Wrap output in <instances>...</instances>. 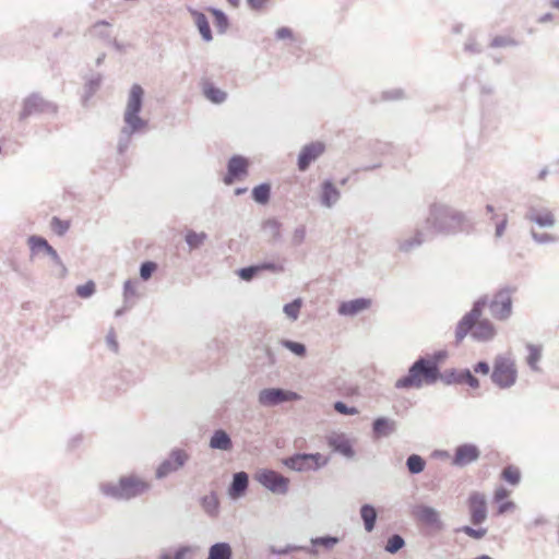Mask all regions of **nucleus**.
<instances>
[{
	"mask_svg": "<svg viewBox=\"0 0 559 559\" xmlns=\"http://www.w3.org/2000/svg\"><path fill=\"white\" fill-rule=\"evenodd\" d=\"M211 13L214 16V25L219 34L226 33L229 27V19L225 12L219 9L211 8Z\"/></svg>",
	"mask_w": 559,
	"mask_h": 559,
	"instance_id": "obj_37",
	"label": "nucleus"
},
{
	"mask_svg": "<svg viewBox=\"0 0 559 559\" xmlns=\"http://www.w3.org/2000/svg\"><path fill=\"white\" fill-rule=\"evenodd\" d=\"M524 218L545 229L555 227L557 223L556 216L550 209L534 204L527 206Z\"/></svg>",
	"mask_w": 559,
	"mask_h": 559,
	"instance_id": "obj_13",
	"label": "nucleus"
},
{
	"mask_svg": "<svg viewBox=\"0 0 559 559\" xmlns=\"http://www.w3.org/2000/svg\"><path fill=\"white\" fill-rule=\"evenodd\" d=\"M96 292V285L94 281L90 280L83 285H79L75 288V293L81 298H90L92 297Z\"/></svg>",
	"mask_w": 559,
	"mask_h": 559,
	"instance_id": "obj_51",
	"label": "nucleus"
},
{
	"mask_svg": "<svg viewBox=\"0 0 559 559\" xmlns=\"http://www.w3.org/2000/svg\"><path fill=\"white\" fill-rule=\"evenodd\" d=\"M248 159L241 155H234L227 163V174L224 177L225 185H233L237 179L248 174Z\"/></svg>",
	"mask_w": 559,
	"mask_h": 559,
	"instance_id": "obj_18",
	"label": "nucleus"
},
{
	"mask_svg": "<svg viewBox=\"0 0 559 559\" xmlns=\"http://www.w3.org/2000/svg\"><path fill=\"white\" fill-rule=\"evenodd\" d=\"M301 305V299L297 298L292 302L286 304L283 308V311L289 319L297 320Z\"/></svg>",
	"mask_w": 559,
	"mask_h": 559,
	"instance_id": "obj_50",
	"label": "nucleus"
},
{
	"mask_svg": "<svg viewBox=\"0 0 559 559\" xmlns=\"http://www.w3.org/2000/svg\"><path fill=\"white\" fill-rule=\"evenodd\" d=\"M157 264L153 261H145L140 266V276L143 281H147L152 277L156 271Z\"/></svg>",
	"mask_w": 559,
	"mask_h": 559,
	"instance_id": "obj_55",
	"label": "nucleus"
},
{
	"mask_svg": "<svg viewBox=\"0 0 559 559\" xmlns=\"http://www.w3.org/2000/svg\"><path fill=\"white\" fill-rule=\"evenodd\" d=\"M186 242L191 250L200 248L207 239V235L204 231L197 233L194 230H188L186 234Z\"/></svg>",
	"mask_w": 559,
	"mask_h": 559,
	"instance_id": "obj_39",
	"label": "nucleus"
},
{
	"mask_svg": "<svg viewBox=\"0 0 559 559\" xmlns=\"http://www.w3.org/2000/svg\"><path fill=\"white\" fill-rule=\"evenodd\" d=\"M441 380L448 385L465 383L472 389H478L480 385L479 380L467 368L445 370L441 376Z\"/></svg>",
	"mask_w": 559,
	"mask_h": 559,
	"instance_id": "obj_16",
	"label": "nucleus"
},
{
	"mask_svg": "<svg viewBox=\"0 0 559 559\" xmlns=\"http://www.w3.org/2000/svg\"><path fill=\"white\" fill-rule=\"evenodd\" d=\"M490 379L499 389L504 390L513 386L518 379L515 361L507 355L496 356Z\"/></svg>",
	"mask_w": 559,
	"mask_h": 559,
	"instance_id": "obj_5",
	"label": "nucleus"
},
{
	"mask_svg": "<svg viewBox=\"0 0 559 559\" xmlns=\"http://www.w3.org/2000/svg\"><path fill=\"white\" fill-rule=\"evenodd\" d=\"M468 511L473 525H480L487 519V499L479 491H473L468 497Z\"/></svg>",
	"mask_w": 559,
	"mask_h": 559,
	"instance_id": "obj_14",
	"label": "nucleus"
},
{
	"mask_svg": "<svg viewBox=\"0 0 559 559\" xmlns=\"http://www.w3.org/2000/svg\"><path fill=\"white\" fill-rule=\"evenodd\" d=\"M270 551L274 555H288L294 551H305V552H307L309 555H313V556H317L319 552L317 549H313V547L298 546V545H287L284 548H276V547L272 546L270 548Z\"/></svg>",
	"mask_w": 559,
	"mask_h": 559,
	"instance_id": "obj_36",
	"label": "nucleus"
},
{
	"mask_svg": "<svg viewBox=\"0 0 559 559\" xmlns=\"http://www.w3.org/2000/svg\"><path fill=\"white\" fill-rule=\"evenodd\" d=\"M260 274V270L258 264H252L246 267H241L237 271V275L246 282L252 281L255 276Z\"/></svg>",
	"mask_w": 559,
	"mask_h": 559,
	"instance_id": "obj_49",
	"label": "nucleus"
},
{
	"mask_svg": "<svg viewBox=\"0 0 559 559\" xmlns=\"http://www.w3.org/2000/svg\"><path fill=\"white\" fill-rule=\"evenodd\" d=\"M305 237H306L305 226H298L293 233V237H292L293 245L299 246L305 240Z\"/></svg>",
	"mask_w": 559,
	"mask_h": 559,
	"instance_id": "obj_58",
	"label": "nucleus"
},
{
	"mask_svg": "<svg viewBox=\"0 0 559 559\" xmlns=\"http://www.w3.org/2000/svg\"><path fill=\"white\" fill-rule=\"evenodd\" d=\"M106 343L108 345V347L114 352V353H117L118 349H119V344L116 340V334L114 332V330L111 329L107 336H106Z\"/></svg>",
	"mask_w": 559,
	"mask_h": 559,
	"instance_id": "obj_61",
	"label": "nucleus"
},
{
	"mask_svg": "<svg viewBox=\"0 0 559 559\" xmlns=\"http://www.w3.org/2000/svg\"><path fill=\"white\" fill-rule=\"evenodd\" d=\"M465 51L471 53H480L481 48L474 38H469L464 46Z\"/></svg>",
	"mask_w": 559,
	"mask_h": 559,
	"instance_id": "obj_62",
	"label": "nucleus"
},
{
	"mask_svg": "<svg viewBox=\"0 0 559 559\" xmlns=\"http://www.w3.org/2000/svg\"><path fill=\"white\" fill-rule=\"evenodd\" d=\"M301 400L297 392L282 388H266L258 393V403L263 407H275L283 403Z\"/></svg>",
	"mask_w": 559,
	"mask_h": 559,
	"instance_id": "obj_8",
	"label": "nucleus"
},
{
	"mask_svg": "<svg viewBox=\"0 0 559 559\" xmlns=\"http://www.w3.org/2000/svg\"><path fill=\"white\" fill-rule=\"evenodd\" d=\"M480 456V450L474 443H463L455 448L452 465L464 467L476 462Z\"/></svg>",
	"mask_w": 559,
	"mask_h": 559,
	"instance_id": "obj_17",
	"label": "nucleus"
},
{
	"mask_svg": "<svg viewBox=\"0 0 559 559\" xmlns=\"http://www.w3.org/2000/svg\"><path fill=\"white\" fill-rule=\"evenodd\" d=\"M192 15L203 40L211 41L213 39V35L206 15L199 11H192Z\"/></svg>",
	"mask_w": 559,
	"mask_h": 559,
	"instance_id": "obj_30",
	"label": "nucleus"
},
{
	"mask_svg": "<svg viewBox=\"0 0 559 559\" xmlns=\"http://www.w3.org/2000/svg\"><path fill=\"white\" fill-rule=\"evenodd\" d=\"M109 26H110V24L107 21L102 20V21L96 22L92 26L91 32L93 33L94 36H96L103 40L109 41L111 38L110 32L108 29Z\"/></svg>",
	"mask_w": 559,
	"mask_h": 559,
	"instance_id": "obj_41",
	"label": "nucleus"
},
{
	"mask_svg": "<svg viewBox=\"0 0 559 559\" xmlns=\"http://www.w3.org/2000/svg\"><path fill=\"white\" fill-rule=\"evenodd\" d=\"M28 245L33 252H37L39 250L45 251V253L51 248L48 241L41 236H31L28 238Z\"/></svg>",
	"mask_w": 559,
	"mask_h": 559,
	"instance_id": "obj_47",
	"label": "nucleus"
},
{
	"mask_svg": "<svg viewBox=\"0 0 559 559\" xmlns=\"http://www.w3.org/2000/svg\"><path fill=\"white\" fill-rule=\"evenodd\" d=\"M496 335L495 325L487 319L478 320L475 329L472 331V337L478 342L491 341Z\"/></svg>",
	"mask_w": 559,
	"mask_h": 559,
	"instance_id": "obj_26",
	"label": "nucleus"
},
{
	"mask_svg": "<svg viewBox=\"0 0 559 559\" xmlns=\"http://www.w3.org/2000/svg\"><path fill=\"white\" fill-rule=\"evenodd\" d=\"M414 516L425 525L431 526L437 530L443 528V523L440 519L439 512L429 506L420 504L414 510Z\"/></svg>",
	"mask_w": 559,
	"mask_h": 559,
	"instance_id": "obj_21",
	"label": "nucleus"
},
{
	"mask_svg": "<svg viewBox=\"0 0 559 559\" xmlns=\"http://www.w3.org/2000/svg\"><path fill=\"white\" fill-rule=\"evenodd\" d=\"M144 90L139 84H133L130 88L126 110L123 114L124 127L121 129L117 150L119 154H123L130 143L131 136L145 129L147 121L140 117L143 106Z\"/></svg>",
	"mask_w": 559,
	"mask_h": 559,
	"instance_id": "obj_2",
	"label": "nucleus"
},
{
	"mask_svg": "<svg viewBox=\"0 0 559 559\" xmlns=\"http://www.w3.org/2000/svg\"><path fill=\"white\" fill-rule=\"evenodd\" d=\"M526 349L528 352V355L526 357V362L528 365V367L533 370V371H539V366H538V362L540 361L542 359V346L540 345H534V344H526Z\"/></svg>",
	"mask_w": 559,
	"mask_h": 559,
	"instance_id": "obj_32",
	"label": "nucleus"
},
{
	"mask_svg": "<svg viewBox=\"0 0 559 559\" xmlns=\"http://www.w3.org/2000/svg\"><path fill=\"white\" fill-rule=\"evenodd\" d=\"M206 559H233V548L227 542H218L210 546Z\"/></svg>",
	"mask_w": 559,
	"mask_h": 559,
	"instance_id": "obj_29",
	"label": "nucleus"
},
{
	"mask_svg": "<svg viewBox=\"0 0 559 559\" xmlns=\"http://www.w3.org/2000/svg\"><path fill=\"white\" fill-rule=\"evenodd\" d=\"M438 362L426 357H419L409 368L406 376L395 382L396 389H419L424 383L433 384L441 379Z\"/></svg>",
	"mask_w": 559,
	"mask_h": 559,
	"instance_id": "obj_4",
	"label": "nucleus"
},
{
	"mask_svg": "<svg viewBox=\"0 0 559 559\" xmlns=\"http://www.w3.org/2000/svg\"><path fill=\"white\" fill-rule=\"evenodd\" d=\"M328 445L346 459H353L355 451L348 437L343 432H332L326 437Z\"/></svg>",
	"mask_w": 559,
	"mask_h": 559,
	"instance_id": "obj_19",
	"label": "nucleus"
},
{
	"mask_svg": "<svg viewBox=\"0 0 559 559\" xmlns=\"http://www.w3.org/2000/svg\"><path fill=\"white\" fill-rule=\"evenodd\" d=\"M204 95L213 104H222L227 98L226 92L211 84L204 87Z\"/></svg>",
	"mask_w": 559,
	"mask_h": 559,
	"instance_id": "obj_38",
	"label": "nucleus"
},
{
	"mask_svg": "<svg viewBox=\"0 0 559 559\" xmlns=\"http://www.w3.org/2000/svg\"><path fill=\"white\" fill-rule=\"evenodd\" d=\"M359 514L366 532L371 533L376 527L378 519L377 509L370 503H365L360 507Z\"/></svg>",
	"mask_w": 559,
	"mask_h": 559,
	"instance_id": "obj_28",
	"label": "nucleus"
},
{
	"mask_svg": "<svg viewBox=\"0 0 559 559\" xmlns=\"http://www.w3.org/2000/svg\"><path fill=\"white\" fill-rule=\"evenodd\" d=\"M102 81H103V76L99 73L93 74L86 80V82H85V97L86 98L92 97L96 93V91L100 87Z\"/></svg>",
	"mask_w": 559,
	"mask_h": 559,
	"instance_id": "obj_45",
	"label": "nucleus"
},
{
	"mask_svg": "<svg viewBox=\"0 0 559 559\" xmlns=\"http://www.w3.org/2000/svg\"><path fill=\"white\" fill-rule=\"evenodd\" d=\"M281 345L298 357H305L307 347L305 344L292 340H281Z\"/></svg>",
	"mask_w": 559,
	"mask_h": 559,
	"instance_id": "obj_42",
	"label": "nucleus"
},
{
	"mask_svg": "<svg viewBox=\"0 0 559 559\" xmlns=\"http://www.w3.org/2000/svg\"><path fill=\"white\" fill-rule=\"evenodd\" d=\"M249 486V476L246 472H237L233 475L231 483L228 487V496L237 500L245 496Z\"/></svg>",
	"mask_w": 559,
	"mask_h": 559,
	"instance_id": "obj_23",
	"label": "nucleus"
},
{
	"mask_svg": "<svg viewBox=\"0 0 559 559\" xmlns=\"http://www.w3.org/2000/svg\"><path fill=\"white\" fill-rule=\"evenodd\" d=\"M275 37L278 40L293 38V31L286 26L280 27L275 33Z\"/></svg>",
	"mask_w": 559,
	"mask_h": 559,
	"instance_id": "obj_63",
	"label": "nucleus"
},
{
	"mask_svg": "<svg viewBox=\"0 0 559 559\" xmlns=\"http://www.w3.org/2000/svg\"><path fill=\"white\" fill-rule=\"evenodd\" d=\"M341 199V191L332 180L325 179L320 185L319 202L325 209H332Z\"/></svg>",
	"mask_w": 559,
	"mask_h": 559,
	"instance_id": "obj_20",
	"label": "nucleus"
},
{
	"mask_svg": "<svg viewBox=\"0 0 559 559\" xmlns=\"http://www.w3.org/2000/svg\"><path fill=\"white\" fill-rule=\"evenodd\" d=\"M486 304V298L476 300L472 309L459 321L455 329L456 343H461L469 332L472 333L483 313V309L485 308Z\"/></svg>",
	"mask_w": 559,
	"mask_h": 559,
	"instance_id": "obj_9",
	"label": "nucleus"
},
{
	"mask_svg": "<svg viewBox=\"0 0 559 559\" xmlns=\"http://www.w3.org/2000/svg\"><path fill=\"white\" fill-rule=\"evenodd\" d=\"M531 238L537 245L559 242V236L549 233H538L534 228L530 230Z\"/></svg>",
	"mask_w": 559,
	"mask_h": 559,
	"instance_id": "obj_40",
	"label": "nucleus"
},
{
	"mask_svg": "<svg viewBox=\"0 0 559 559\" xmlns=\"http://www.w3.org/2000/svg\"><path fill=\"white\" fill-rule=\"evenodd\" d=\"M193 550L191 546H180L176 549L173 559H185L188 554Z\"/></svg>",
	"mask_w": 559,
	"mask_h": 559,
	"instance_id": "obj_64",
	"label": "nucleus"
},
{
	"mask_svg": "<svg viewBox=\"0 0 559 559\" xmlns=\"http://www.w3.org/2000/svg\"><path fill=\"white\" fill-rule=\"evenodd\" d=\"M501 477L503 480L509 483L510 485H518L521 480V473L520 469L515 466L509 465L503 468L501 473Z\"/></svg>",
	"mask_w": 559,
	"mask_h": 559,
	"instance_id": "obj_43",
	"label": "nucleus"
},
{
	"mask_svg": "<svg viewBox=\"0 0 559 559\" xmlns=\"http://www.w3.org/2000/svg\"><path fill=\"white\" fill-rule=\"evenodd\" d=\"M405 546V540L400 534H393L388 538L384 550L389 554H396Z\"/></svg>",
	"mask_w": 559,
	"mask_h": 559,
	"instance_id": "obj_44",
	"label": "nucleus"
},
{
	"mask_svg": "<svg viewBox=\"0 0 559 559\" xmlns=\"http://www.w3.org/2000/svg\"><path fill=\"white\" fill-rule=\"evenodd\" d=\"M47 255H49L50 260L53 262V264L58 267V276L60 278H63L68 274V269L62 262L61 258L59 257L58 252L51 247L47 252Z\"/></svg>",
	"mask_w": 559,
	"mask_h": 559,
	"instance_id": "obj_48",
	"label": "nucleus"
},
{
	"mask_svg": "<svg viewBox=\"0 0 559 559\" xmlns=\"http://www.w3.org/2000/svg\"><path fill=\"white\" fill-rule=\"evenodd\" d=\"M271 198V185L263 182L252 189V199L259 204H266Z\"/></svg>",
	"mask_w": 559,
	"mask_h": 559,
	"instance_id": "obj_34",
	"label": "nucleus"
},
{
	"mask_svg": "<svg viewBox=\"0 0 559 559\" xmlns=\"http://www.w3.org/2000/svg\"><path fill=\"white\" fill-rule=\"evenodd\" d=\"M258 266H259L260 273L263 271H270L272 273H283L285 270L283 264L273 262V261L258 263Z\"/></svg>",
	"mask_w": 559,
	"mask_h": 559,
	"instance_id": "obj_56",
	"label": "nucleus"
},
{
	"mask_svg": "<svg viewBox=\"0 0 559 559\" xmlns=\"http://www.w3.org/2000/svg\"><path fill=\"white\" fill-rule=\"evenodd\" d=\"M334 409L342 415H356L358 414V409L353 406H348L346 403L342 401H337L334 403Z\"/></svg>",
	"mask_w": 559,
	"mask_h": 559,
	"instance_id": "obj_57",
	"label": "nucleus"
},
{
	"mask_svg": "<svg viewBox=\"0 0 559 559\" xmlns=\"http://www.w3.org/2000/svg\"><path fill=\"white\" fill-rule=\"evenodd\" d=\"M325 152V144L314 141L306 144L299 152L297 167L300 171H306L310 165L316 162Z\"/></svg>",
	"mask_w": 559,
	"mask_h": 559,
	"instance_id": "obj_15",
	"label": "nucleus"
},
{
	"mask_svg": "<svg viewBox=\"0 0 559 559\" xmlns=\"http://www.w3.org/2000/svg\"><path fill=\"white\" fill-rule=\"evenodd\" d=\"M201 506L209 516L216 518L219 511V500L216 492L212 491L209 495L202 497Z\"/></svg>",
	"mask_w": 559,
	"mask_h": 559,
	"instance_id": "obj_31",
	"label": "nucleus"
},
{
	"mask_svg": "<svg viewBox=\"0 0 559 559\" xmlns=\"http://www.w3.org/2000/svg\"><path fill=\"white\" fill-rule=\"evenodd\" d=\"M404 95V92L401 88H394L390 91L383 92V99L386 100H396L401 99Z\"/></svg>",
	"mask_w": 559,
	"mask_h": 559,
	"instance_id": "obj_60",
	"label": "nucleus"
},
{
	"mask_svg": "<svg viewBox=\"0 0 559 559\" xmlns=\"http://www.w3.org/2000/svg\"><path fill=\"white\" fill-rule=\"evenodd\" d=\"M371 300L369 298H356L347 301H342L337 308V312L345 317H355L358 313L369 309Z\"/></svg>",
	"mask_w": 559,
	"mask_h": 559,
	"instance_id": "obj_22",
	"label": "nucleus"
},
{
	"mask_svg": "<svg viewBox=\"0 0 559 559\" xmlns=\"http://www.w3.org/2000/svg\"><path fill=\"white\" fill-rule=\"evenodd\" d=\"M56 111L57 106L55 104L34 93L24 99L19 118L20 120H25L36 114H55Z\"/></svg>",
	"mask_w": 559,
	"mask_h": 559,
	"instance_id": "obj_11",
	"label": "nucleus"
},
{
	"mask_svg": "<svg viewBox=\"0 0 559 559\" xmlns=\"http://www.w3.org/2000/svg\"><path fill=\"white\" fill-rule=\"evenodd\" d=\"M426 225L436 234L449 236L466 231L469 227V219L463 212L448 204L436 202L429 206Z\"/></svg>",
	"mask_w": 559,
	"mask_h": 559,
	"instance_id": "obj_1",
	"label": "nucleus"
},
{
	"mask_svg": "<svg viewBox=\"0 0 559 559\" xmlns=\"http://www.w3.org/2000/svg\"><path fill=\"white\" fill-rule=\"evenodd\" d=\"M254 478L273 493L285 495L288 491L289 479L275 471L260 469Z\"/></svg>",
	"mask_w": 559,
	"mask_h": 559,
	"instance_id": "obj_10",
	"label": "nucleus"
},
{
	"mask_svg": "<svg viewBox=\"0 0 559 559\" xmlns=\"http://www.w3.org/2000/svg\"><path fill=\"white\" fill-rule=\"evenodd\" d=\"M135 294H136L135 282H133L131 280L126 281L124 285H123V298H124V301L127 302L128 299L130 297L135 296Z\"/></svg>",
	"mask_w": 559,
	"mask_h": 559,
	"instance_id": "obj_59",
	"label": "nucleus"
},
{
	"mask_svg": "<svg viewBox=\"0 0 559 559\" xmlns=\"http://www.w3.org/2000/svg\"><path fill=\"white\" fill-rule=\"evenodd\" d=\"M426 241V234L417 228L413 236L400 238L396 240L397 249L401 252L408 253L420 247Z\"/></svg>",
	"mask_w": 559,
	"mask_h": 559,
	"instance_id": "obj_25",
	"label": "nucleus"
},
{
	"mask_svg": "<svg viewBox=\"0 0 559 559\" xmlns=\"http://www.w3.org/2000/svg\"><path fill=\"white\" fill-rule=\"evenodd\" d=\"M150 489L151 484L136 474L123 475L117 481L99 484L102 495L117 501L132 500L146 493Z\"/></svg>",
	"mask_w": 559,
	"mask_h": 559,
	"instance_id": "obj_3",
	"label": "nucleus"
},
{
	"mask_svg": "<svg viewBox=\"0 0 559 559\" xmlns=\"http://www.w3.org/2000/svg\"><path fill=\"white\" fill-rule=\"evenodd\" d=\"M514 292V288L503 287L495 294L489 304L490 313L495 319L506 321L511 317L513 304L512 295Z\"/></svg>",
	"mask_w": 559,
	"mask_h": 559,
	"instance_id": "obj_7",
	"label": "nucleus"
},
{
	"mask_svg": "<svg viewBox=\"0 0 559 559\" xmlns=\"http://www.w3.org/2000/svg\"><path fill=\"white\" fill-rule=\"evenodd\" d=\"M189 454L182 449H173L167 459H165L156 469V478L163 479L170 473L179 471L189 461Z\"/></svg>",
	"mask_w": 559,
	"mask_h": 559,
	"instance_id": "obj_12",
	"label": "nucleus"
},
{
	"mask_svg": "<svg viewBox=\"0 0 559 559\" xmlns=\"http://www.w3.org/2000/svg\"><path fill=\"white\" fill-rule=\"evenodd\" d=\"M329 463L321 453H296L284 460L285 466L296 472L318 471Z\"/></svg>",
	"mask_w": 559,
	"mask_h": 559,
	"instance_id": "obj_6",
	"label": "nucleus"
},
{
	"mask_svg": "<svg viewBox=\"0 0 559 559\" xmlns=\"http://www.w3.org/2000/svg\"><path fill=\"white\" fill-rule=\"evenodd\" d=\"M263 227L271 235L272 240L278 241L281 239L282 224L276 218H269L267 221H265Z\"/></svg>",
	"mask_w": 559,
	"mask_h": 559,
	"instance_id": "obj_46",
	"label": "nucleus"
},
{
	"mask_svg": "<svg viewBox=\"0 0 559 559\" xmlns=\"http://www.w3.org/2000/svg\"><path fill=\"white\" fill-rule=\"evenodd\" d=\"M457 532H462L465 535H467L468 537L478 540V539H481V538H484L486 536L487 528H484V527L474 528L472 526L464 525V526L460 527L457 530Z\"/></svg>",
	"mask_w": 559,
	"mask_h": 559,
	"instance_id": "obj_53",
	"label": "nucleus"
},
{
	"mask_svg": "<svg viewBox=\"0 0 559 559\" xmlns=\"http://www.w3.org/2000/svg\"><path fill=\"white\" fill-rule=\"evenodd\" d=\"M338 543H340L338 537L325 535V536H319V537L311 538L309 547H313V549H317V550H318V547H323L324 549L330 550L334 546H336Z\"/></svg>",
	"mask_w": 559,
	"mask_h": 559,
	"instance_id": "obj_35",
	"label": "nucleus"
},
{
	"mask_svg": "<svg viewBox=\"0 0 559 559\" xmlns=\"http://www.w3.org/2000/svg\"><path fill=\"white\" fill-rule=\"evenodd\" d=\"M519 46V41L510 36H496L492 38L490 43V47L492 48H502V47H516Z\"/></svg>",
	"mask_w": 559,
	"mask_h": 559,
	"instance_id": "obj_52",
	"label": "nucleus"
},
{
	"mask_svg": "<svg viewBox=\"0 0 559 559\" xmlns=\"http://www.w3.org/2000/svg\"><path fill=\"white\" fill-rule=\"evenodd\" d=\"M405 465L409 474L417 475L424 472L426 460L419 454H411L407 456Z\"/></svg>",
	"mask_w": 559,
	"mask_h": 559,
	"instance_id": "obj_33",
	"label": "nucleus"
},
{
	"mask_svg": "<svg viewBox=\"0 0 559 559\" xmlns=\"http://www.w3.org/2000/svg\"><path fill=\"white\" fill-rule=\"evenodd\" d=\"M396 420L389 417H378L372 421V433L377 438H385L396 432Z\"/></svg>",
	"mask_w": 559,
	"mask_h": 559,
	"instance_id": "obj_24",
	"label": "nucleus"
},
{
	"mask_svg": "<svg viewBox=\"0 0 559 559\" xmlns=\"http://www.w3.org/2000/svg\"><path fill=\"white\" fill-rule=\"evenodd\" d=\"M51 229L58 235L63 236L70 228V223L68 221L60 219L55 216L50 223Z\"/></svg>",
	"mask_w": 559,
	"mask_h": 559,
	"instance_id": "obj_54",
	"label": "nucleus"
},
{
	"mask_svg": "<svg viewBox=\"0 0 559 559\" xmlns=\"http://www.w3.org/2000/svg\"><path fill=\"white\" fill-rule=\"evenodd\" d=\"M209 445L213 450L230 451L233 440L224 429H216L210 438Z\"/></svg>",
	"mask_w": 559,
	"mask_h": 559,
	"instance_id": "obj_27",
	"label": "nucleus"
}]
</instances>
